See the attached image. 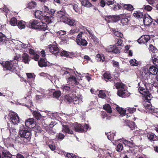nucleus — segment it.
I'll use <instances>...</instances> for the list:
<instances>
[{
    "label": "nucleus",
    "mask_w": 158,
    "mask_h": 158,
    "mask_svg": "<svg viewBox=\"0 0 158 158\" xmlns=\"http://www.w3.org/2000/svg\"><path fill=\"white\" fill-rule=\"evenodd\" d=\"M143 83L145 88L140 86V83H139V91L143 95V99L144 101L150 103L152 96L149 92H151L153 89V85L150 83H148V81L147 82L144 81Z\"/></svg>",
    "instance_id": "f257e3e1"
},
{
    "label": "nucleus",
    "mask_w": 158,
    "mask_h": 158,
    "mask_svg": "<svg viewBox=\"0 0 158 158\" xmlns=\"http://www.w3.org/2000/svg\"><path fill=\"white\" fill-rule=\"evenodd\" d=\"M19 133L21 137L24 138V141H30L31 134L30 129L25 127L24 125L21 124L20 126Z\"/></svg>",
    "instance_id": "f03ea898"
},
{
    "label": "nucleus",
    "mask_w": 158,
    "mask_h": 158,
    "mask_svg": "<svg viewBox=\"0 0 158 158\" xmlns=\"http://www.w3.org/2000/svg\"><path fill=\"white\" fill-rule=\"evenodd\" d=\"M30 23L31 24L32 28L38 29L40 30L44 31L47 30V24H48L47 23H44L41 21L37 20H31Z\"/></svg>",
    "instance_id": "7ed1b4c3"
},
{
    "label": "nucleus",
    "mask_w": 158,
    "mask_h": 158,
    "mask_svg": "<svg viewBox=\"0 0 158 158\" xmlns=\"http://www.w3.org/2000/svg\"><path fill=\"white\" fill-rule=\"evenodd\" d=\"M123 43V40L120 39H118V41L115 44L110 45L106 48V51L108 52H112L114 54H118L120 52V50L116 46H121Z\"/></svg>",
    "instance_id": "20e7f679"
},
{
    "label": "nucleus",
    "mask_w": 158,
    "mask_h": 158,
    "mask_svg": "<svg viewBox=\"0 0 158 158\" xmlns=\"http://www.w3.org/2000/svg\"><path fill=\"white\" fill-rule=\"evenodd\" d=\"M73 128L75 131L83 133L86 132L87 131L89 128V126L86 123L81 125L76 123L73 125Z\"/></svg>",
    "instance_id": "39448f33"
},
{
    "label": "nucleus",
    "mask_w": 158,
    "mask_h": 158,
    "mask_svg": "<svg viewBox=\"0 0 158 158\" xmlns=\"http://www.w3.org/2000/svg\"><path fill=\"white\" fill-rule=\"evenodd\" d=\"M2 65L6 70H9L12 72H15V66L16 65L14 64L13 61H10L3 62Z\"/></svg>",
    "instance_id": "423d86ee"
},
{
    "label": "nucleus",
    "mask_w": 158,
    "mask_h": 158,
    "mask_svg": "<svg viewBox=\"0 0 158 158\" xmlns=\"http://www.w3.org/2000/svg\"><path fill=\"white\" fill-rule=\"evenodd\" d=\"M141 80L143 82L148 81V78L150 76V72L146 68L142 69L140 71Z\"/></svg>",
    "instance_id": "0eeeda50"
},
{
    "label": "nucleus",
    "mask_w": 158,
    "mask_h": 158,
    "mask_svg": "<svg viewBox=\"0 0 158 158\" xmlns=\"http://www.w3.org/2000/svg\"><path fill=\"white\" fill-rule=\"evenodd\" d=\"M56 16L60 19V22H62L68 17L64 9L57 12Z\"/></svg>",
    "instance_id": "6e6552de"
},
{
    "label": "nucleus",
    "mask_w": 158,
    "mask_h": 158,
    "mask_svg": "<svg viewBox=\"0 0 158 158\" xmlns=\"http://www.w3.org/2000/svg\"><path fill=\"white\" fill-rule=\"evenodd\" d=\"M44 19L45 22L47 23V24L49 23V9L47 6H46L45 5L44 6Z\"/></svg>",
    "instance_id": "1a4fd4ad"
},
{
    "label": "nucleus",
    "mask_w": 158,
    "mask_h": 158,
    "mask_svg": "<svg viewBox=\"0 0 158 158\" xmlns=\"http://www.w3.org/2000/svg\"><path fill=\"white\" fill-rule=\"evenodd\" d=\"M150 39V37L149 35H144L141 36L137 40L139 44H146Z\"/></svg>",
    "instance_id": "9d476101"
},
{
    "label": "nucleus",
    "mask_w": 158,
    "mask_h": 158,
    "mask_svg": "<svg viewBox=\"0 0 158 158\" xmlns=\"http://www.w3.org/2000/svg\"><path fill=\"white\" fill-rule=\"evenodd\" d=\"M25 124L27 128H33L36 126V122L34 119L29 118L26 120L25 121Z\"/></svg>",
    "instance_id": "9b49d317"
},
{
    "label": "nucleus",
    "mask_w": 158,
    "mask_h": 158,
    "mask_svg": "<svg viewBox=\"0 0 158 158\" xmlns=\"http://www.w3.org/2000/svg\"><path fill=\"white\" fill-rule=\"evenodd\" d=\"M10 120L14 124H17L19 122V118L18 114L15 113H13L11 114Z\"/></svg>",
    "instance_id": "f8f14e48"
},
{
    "label": "nucleus",
    "mask_w": 158,
    "mask_h": 158,
    "mask_svg": "<svg viewBox=\"0 0 158 158\" xmlns=\"http://www.w3.org/2000/svg\"><path fill=\"white\" fill-rule=\"evenodd\" d=\"M60 54L61 56H64L67 58H72L75 56L73 52H69L64 50L61 51Z\"/></svg>",
    "instance_id": "ddd939ff"
},
{
    "label": "nucleus",
    "mask_w": 158,
    "mask_h": 158,
    "mask_svg": "<svg viewBox=\"0 0 158 158\" xmlns=\"http://www.w3.org/2000/svg\"><path fill=\"white\" fill-rule=\"evenodd\" d=\"M143 19L144 24L146 25H150L152 21V18L148 14L144 15Z\"/></svg>",
    "instance_id": "4468645a"
},
{
    "label": "nucleus",
    "mask_w": 158,
    "mask_h": 158,
    "mask_svg": "<svg viewBox=\"0 0 158 158\" xmlns=\"http://www.w3.org/2000/svg\"><path fill=\"white\" fill-rule=\"evenodd\" d=\"M128 16H127L124 14L120 15V22L123 25H125L128 24L129 22V20Z\"/></svg>",
    "instance_id": "2eb2a0df"
},
{
    "label": "nucleus",
    "mask_w": 158,
    "mask_h": 158,
    "mask_svg": "<svg viewBox=\"0 0 158 158\" xmlns=\"http://www.w3.org/2000/svg\"><path fill=\"white\" fill-rule=\"evenodd\" d=\"M50 52L55 55L59 52V49L56 45L50 44Z\"/></svg>",
    "instance_id": "dca6fc26"
},
{
    "label": "nucleus",
    "mask_w": 158,
    "mask_h": 158,
    "mask_svg": "<svg viewBox=\"0 0 158 158\" xmlns=\"http://www.w3.org/2000/svg\"><path fill=\"white\" fill-rule=\"evenodd\" d=\"M63 22L67 24L70 26H73L76 24L77 21L73 19H71L67 17L64 20Z\"/></svg>",
    "instance_id": "f3484780"
},
{
    "label": "nucleus",
    "mask_w": 158,
    "mask_h": 158,
    "mask_svg": "<svg viewBox=\"0 0 158 158\" xmlns=\"http://www.w3.org/2000/svg\"><path fill=\"white\" fill-rule=\"evenodd\" d=\"M114 86L117 89H124L125 84L122 82H117L115 83V81H112Z\"/></svg>",
    "instance_id": "a211bd4d"
},
{
    "label": "nucleus",
    "mask_w": 158,
    "mask_h": 158,
    "mask_svg": "<svg viewBox=\"0 0 158 158\" xmlns=\"http://www.w3.org/2000/svg\"><path fill=\"white\" fill-rule=\"evenodd\" d=\"M126 93V90L124 89H118L117 91V94L119 97L122 98H125L127 97H128L129 96V95H127L126 94H125Z\"/></svg>",
    "instance_id": "6ab92c4d"
},
{
    "label": "nucleus",
    "mask_w": 158,
    "mask_h": 158,
    "mask_svg": "<svg viewBox=\"0 0 158 158\" xmlns=\"http://www.w3.org/2000/svg\"><path fill=\"white\" fill-rule=\"evenodd\" d=\"M144 15L143 12H141L139 10H138L135 11L133 15L134 17L139 19L142 18L143 19Z\"/></svg>",
    "instance_id": "aec40b11"
},
{
    "label": "nucleus",
    "mask_w": 158,
    "mask_h": 158,
    "mask_svg": "<svg viewBox=\"0 0 158 158\" xmlns=\"http://www.w3.org/2000/svg\"><path fill=\"white\" fill-rule=\"evenodd\" d=\"M146 106V108H148L149 109H151V112L153 114L156 116L157 117H158V108L151 109V106L150 105V102Z\"/></svg>",
    "instance_id": "412c9836"
},
{
    "label": "nucleus",
    "mask_w": 158,
    "mask_h": 158,
    "mask_svg": "<svg viewBox=\"0 0 158 158\" xmlns=\"http://www.w3.org/2000/svg\"><path fill=\"white\" fill-rule=\"evenodd\" d=\"M76 42L78 45L82 46L84 47L86 46L88 44L86 40L84 39H78L76 41Z\"/></svg>",
    "instance_id": "4be33fe9"
},
{
    "label": "nucleus",
    "mask_w": 158,
    "mask_h": 158,
    "mask_svg": "<svg viewBox=\"0 0 158 158\" xmlns=\"http://www.w3.org/2000/svg\"><path fill=\"white\" fill-rule=\"evenodd\" d=\"M22 61L25 64H29L30 61L28 55L26 53H24L22 55Z\"/></svg>",
    "instance_id": "5701e85b"
},
{
    "label": "nucleus",
    "mask_w": 158,
    "mask_h": 158,
    "mask_svg": "<svg viewBox=\"0 0 158 158\" xmlns=\"http://www.w3.org/2000/svg\"><path fill=\"white\" fill-rule=\"evenodd\" d=\"M56 10L51 9L50 10V24L54 21V18L56 16Z\"/></svg>",
    "instance_id": "b1692460"
},
{
    "label": "nucleus",
    "mask_w": 158,
    "mask_h": 158,
    "mask_svg": "<svg viewBox=\"0 0 158 158\" xmlns=\"http://www.w3.org/2000/svg\"><path fill=\"white\" fill-rule=\"evenodd\" d=\"M103 76L104 79L106 81V82H107L109 80V81L112 82V81H114L113 79H111V74L109 73H105L103 75Z\"/></svg>",
    "instance_id": "393cba45"
},
{
    "label": "nucleus",
    "mask_w": 158,
    "mask_h": 158,
    "mask_svg": "<svg viewBox=\"0 0 158 158\" xmlns=\"http://www.w3.org/2000/svg\"><path fill=\"white\" fill-rule=\"evenodd\" d=\"M113 156L112 153L109 152L108 150H105L102 155V158H111Z\"/></svg>",
    "instance_id": "a878e982"
},
{
    "label": "nucleus",
    "mask_w": 158,
    "mask_h": 158,
    "mask_svg": "<svg viewBox=\"0 0 158 158\" xmlns=\"http://www.w3.org/2000/svg\"><path fill=\"white\" fill-rule=\"evenodd\" d=\"M96 58L98 61L102 62H103L105 61V56L103 54H98L96 56Z\"/></svg>",
    "instance_id": "bb28decb"
},
{
    "label": "nucleus",
    "mask_w": 158,
    "mask_h": 158,
    "mask_svg": "<svg viewBox=\"0 0 158 158\" xmlns=\"http://www.w3.org/2000/svg\"><path fill=\"white\" fill-rule=\"evenodd\" d=\"M35 16L36 18L39 19H42V20L44 19V15H43V12L39 10H37L35 12Z\"/></svg>",
    "instance_id": "cd10ccee"
},
{
    "label": "nucleus",
    "mask_w": 158,
    "mask_h": 158,
    "mask_svg": "<svg viewBox=\"0 0 158 158\" xmlns=\"http://www.w3.org/2000/svg\"><path fill=\"white\" fill-rule=\"evenodd\" d=\"M157 69L156 67L152 65L150 67L148 71H149L150 74L155 75L157 73Z\"/></svg>",
    "instance_id": "c85d7f7f"
},
{
    "label": "nucleus",
    "mask_w": 158,
    "mask_h": 158,
    "mask_svg": "<svg viewBox=\"0 0 158 158\" xmlns=\"http://www.w3.org/2000/svg\"><path fill=\"white\" fill-rule=\"evenodd\" d=\"M65 137V135L62 133H60L56 135H54L53 137H51L52 139L53 140L55 138H57V139L58 140H61L63 139Z\"/></svg>",
    "instance_id": "c756f323"
},
{
    "label": "nucleus",
    "mask_w": 158,
    "mask_h": 158,
    "mask_svg": "<svg viewBox=\"0 0 158 158\" xmlns=\"http://www.w3.org/2000/svg\"><path fill=\"white\" fill-rule=\"evenodd\" d=\"M81 2L82 5L86 7H89L92 6V5L88 0H79Z\"/></svg>",
    "instance_id": "7c9ffc66"
},
{
    "label": "nucleus",
    "mask_w": 158,
    "mask_h": 158,
    "mask_svg": "<svg viewBox=\"0 0 158 158\" xmlns=\"http://www.w3.org/2000/svg\"><path fill=\"white\" fill-rule=\"evenodd\" d=\"M123 10L132 11L134 9L133 6L130 4H124L123 5Z\"/></svg>",
    "instance_id": "2f4dec72"
},
{
    "label": "nucleus",
    "mask_w": 158,
    "mask_h": 158,
    "mask_svg": "<svg viewBox=\"0 0 158 158\" xmlns=\"http://www.w3.org/2000/svg\"><path fill=\"white\" fill-rule=\"evenodd\" d=\"M105 134L107 135L108 139L110 140H112L114 139V137L115 136V132H110L106 133Z\"/></svg>",
    "instance_id": "473e14b6"
},
{
    "label": "nucleus",
    "mask_w": 158,
    "mask_h": 158,
    "mask_svg": "<svg viewBox=\"0 0 158 158\" xmlns=\"http://www.w3.org/2000/svg\"><path fill=\"white\" fill-rule=\"evenodd\" d=\"M108 19H111L113 22H116L120 20V15H108L106 17Z\"/></svg>",
    "instance_id": "72a5a7b5"
},
{
    "label": "nucleus",
    "mask_w": 158,
    "mask_h": 158,
    "mask_svg": "<svg viewBox=\"0 0 158 158\" xmlns=\"http://www.w3.org/2000/svg\"><path fill=\"white\" fill-rule=\"evenodd\" d=\"M63 130L66 133L69 134H73V131L70 130V128L68 125H64L63 126Z\"/></svg>",
    "instance_id": "f704fd0d"
},
{
    "label": "nucleus",
    "mask_w": 158,
    "mask_h": 158,
    "mask_svg": "<svg viewBox=\"0 0 158 158\" xmlns=\"http://www.w3.org/2000/svg\"><path fill=\"white\" fill-rule=\"evenodd\" d=\"M65 69L67 70H64L63 75H67L66 76H69L70 75L72 74H73V73H74V71H73V70L69 68H65Z\"/></svg>",
    "instance_id": "c9c22d12"
},
{
    "label": "nucleus",
    "mask_w": 158,
    "mask_h": 158,
    "mask_svg": "<svg viewBox=\"0 0 158 158\" xmlns=\"http://www.w3.org/2000/svg\"><path fill=\"white\" fill-rule=\"evenodd\" d=\"M11 154L9 152L6 150H4L2 152V158H11Z\"/></svg>",
    "instance_id": "e433bc0d"
},
{
    "label": "nucleus",
    "mask_w": 158,
    "mask_h": 158,
    "mask_svg": "<svg viewBox=\"0 0 158 158\" xmlns=\"http://www.w3.org/2000/svg\"><path fill=\"white\" fill-rule=\"evenodd\" d=\"M26 25V22L22 20L19 21L17 24V26L20 29H24Z\"/></svg>",
    "instance_id": "4c0bfd02"
},
{
    "label": "nucleus",
    "mask_w": 158,
    "mask_h": 158,
    "mask_svg": "<svg viewBox=\"0 0 158 158\" xmlns=\"http://www.w3.org/2000/svg\"><path fill=\"white\" fill-rule=\"evenodd\" d=\"M8 128L9 129L10 133L15 134L16 133V129L14 128L13 125H12V124H10V123H9L8 125Z\"/></svg>",
    "instance_id": "58836bf2"
},
{
    "label": "nucleus",
    "mask_w": 158,
    "mask_h": 158,
    "mask_svg": "<svg viewBox=\"0 0 158 158\" xmlns=\"http://www.w3.org/2000/svg\"><path fill=\"white\" fill-rule=\"evenodd\" d=\"M39 66L42 67L47 66V60L46 59L40 58V60L38 62Z\"/></svg>",
    "instance_id": "ea45409f"
},
{
    "label": "nucleus",
    "mask_w": 158,
    "mask_h": 158,
    "mask_svg": "<svg viewBox=\"0 0 158 158\" xmlns=\"http://www.w3.org/2000/svg\"><path fill=\"white\" fill-rule=\"evenodd\" d=\"M103 109L107 113H111L112 112V109L110 105L108 104H106L103 106Z\"/></svg>",
    "instance_id": "a19ab883"
},
{
    "label": "nucleus",
    "mask_w": 158,
    "mask_h": 158,
    "mask_svg": "<svg viewBox=\"0 0 158 158\" xmlns=\"http://www.w3.org/2000/svg\"><path fill=\"white\" fill-rule=\"evenodd\" d=\"M116 109L119 113L122 115L123 116H124L126 114V110H123L122 108L117 106Z\"/></svg>",
    "instance_id": "79ce46f5"
},
{
    "label": "nucleus",
    "mask_w": 158,
    "mask_h": 158,
    "mask_svg": "<svg viewBox=\"0 0 158 158\" xmlns=\"http://www.w3.org/2000/svg\"><path fill=\"white\" fill-rule=\"evenodd\" d=\"M34 117L37 120H40L42 118V115L38 112L34 111L32 113Z\"/></svg>",
    "instance_id": "37998d69"
},
{
    "label": "nucleus",
    "mask_w": 158,
    "mask_h": 158,
    "mask_svg": "<svg viewBox=\"0 0 158 158\" xmlns=\"http://www.w3.org/2000/svg\"><path fill=\"white\" fill-rule=\"evenodd\" d=\"M73 103L75 105H78L81 104L82 101L80 98L76 97L73 98Z\"/></svg>",
    "instance_id": "c03bdc74"
},
{
    "label": "nucleus",
    "mask_w": 158,
    "mask_h": 158,
    "mask_svg": "<svg viewBox=\"0 0 158 158\" xmlns=\"http://www.w3.org/2000/svg\"><path fill=\"white\" fill-rule=\"evenodd\" d=\"M152 59L154 64L158 67V56L156 55H154L152 57Z\"/></svg>",
    "instance_id": "a18cd8bd"
},
{
    "label": "nucleus",
    "mask_w": 158,
    "mask_h": 158,
    "mask_svg": "<svg viewBox=\"0 0 158 158\" xmlns=\"http://www.w3.org/2000/svg\"><path fill=\"white\" fill-rule=\"evenodd\" d=\"M61 89L63 91L70 92L71 91V88L70 86H67L66 85H63L61 86Z\"/></svg>",
    "instance_id": "49530a36"
},
{
    "label": "nucleus",
    "mask_w": 158,
    "mask_h": 158,
    "mask_svg": "<svg viewBox=\"0 0 158 158\" xmlns=\"http://www.w3.org/2000/svg\"><path fill=\"white\" fill-rule=\"evenodd\" d=\"M127 125L131 129L133 130L135 127V122L133 121H129L127 123Z\"/></svg>",
    "instance_id": "de8ad7c7"
},
{
    "label": "nucleus",
    "mask_w": 158,
    "mask_h": 158,
    "mask_svg": "<svg viewBox=\"0 0 158 158\" xmlns=\"http://www.w3.org/2000/svg\"><path fill=\"white\" fill-rule=\"evenodd\" d=\"M65 77L67 80L69 81L73 82L76 78L73 76V74H72L69 76H65Z\"/></svg>",
    "instance_id": "09e8293b"
},
{
    "label": "nucleus",
    "mask_w": 158,
    "mask_h": 158,
    "mask_svg": "<svg viewBox=\"0 0 158 158\" xmlns=\"http://www.w3.org/2000/svg\"><path fill=\"white\" fill-rule=\"evenodd\" d=\"M36 6V3L34 2H31L28 4L27 8L30 9H32L35 8Z\"/></svg>",
    "instance_id": "8fccbe9b"
},
{
    "label": "nucleus",
    "mask_w": 158,
    "mask_h": 158,
    "mask_svg": "<svg viewBox=\"0 0 158 158\" xmlns=\"http://www.w3.org/2000/svg\"><path fill=\"white\" fill-rule=\"evenodd\" d=\"M10 23L12 26H15L17 24V20L15 17L12 18L10 19Z\"/></svg>",
    "instance_id": "3c124183"
},
{
    "label": "nucleus",
    "mask_w": 158,
    "mask_h": 158,
    "mask_svg": "<svg viewBox=\"0 0 158 158\" xmlns=\"http://www.w3.org/2000/svg\"><path fill=\"white\" fill-rule=\"evenodd\" d=\"M129 62L131 65L133 66H137L138 65V62L135 59L131 60Z\"/></svg>",
    "instance_id": "603ef678"
},
{
    "label": "nucleus",
    "mask_w": 158,
    "mask_h": 158,
    "mask_svg": "<svg viewBox=\"0 0 158 158\" xmlns=\"http://www.w3.org/2000/svg\"><path fill=\"white\" fill-rule=\"evenodd\" d=\"M114 34L117 37L122 38L123 37V34L121 32L118 31L114 30Z\"/></svg>",
    "instance_id": "864d4df0"
},
{
    "label": "nucleus",
    "mask_w": 158,
    "mask_h": 158,
    "mask_svg": "<svg viewBox=\"0 0 158 158\" xmlns=\"http://www.w3.org/2000/svg\"><path fill=\"white\" fill-rule=\"evenodd\" d=\"M20 57V56L19 54L16 55V56H15L14 58V60L12 61H13V63H14V64H15V65L18 63V62L19 59Z\"/></svg>",
    "instance_id": "5fc2aeb1"
},
{
    "label": "nucleus",
    "mask_w": 158,
    "mask_h": 158,
    "mask_svg": "<svg viewBox=\"0 0 158 158\" xmlns=\"http://www.w3.org/2000/svg\"><path fill=\"white\" fill-rule=\"evenodd\" d=\"M65 99L66 102H68L69 103L72 102L73 100V98L69 95H66L65 96Z\"/></svg>",
    "instance_id": "6e6d98bb"
},
{
    "label": "nucleus",
    "mask_w": 158,
    "mask_h": 158,
    "mask_svg": "<svg viewBox=\"0 0 158 158\" xmlns=\"http://www.w3.org/2000/svg\"><path fill=\"white\" fill-rule=\"evenodd\" d=\"M6 40L5 35L2 33L0 32V42H4Z\"/></svg>",
    "instance_id": "4d7b16f0"
},
{
    "label": "nucleus",
    "mask_w": 158,
    "mask_h": 158,
    "mask_svg": "<svg viewBox=\"0 0 158 158\" xmlns=\"http://www.w3.org/2000/svg\"><path fill=\"white\" fill-rule=\"evenodd\" d=\"M116 149V150L118 152L121 151L123 149V146L122 143H118Z\"/></svg>",
    "instance_id": "13d9d810"
},
{
    "label": "nucleus",
    "mask_w": 158,
    "mask_h": 158,
    "mask_svg": "<svg viewBox=\"0 0 158 158\" xmlns=\"http://www.w3.org/2000/svg\"><path fill=\"white\" fill-rule=\"evenodd\" d=\"M98 96L99 98H105L106 95L103 90H101L99 92Z\"/></svg>",
    "instance_id": "bf43d9fd"
},
{
    "label": "nucleus",
    "mask_w": 158,
    "mask_h": 158,
    "mask_svg": "<svg viewBox=\"0 0 158 158\" xmlns=\"http://www.w3.org/2000/svg\"><path fill=\"white\" fill-rule=\"evenodd\" d=\"M73 9L74 10L78 13H80L81 11V9L77 4H74L73 6Z\"/></svg>",
    "instance_id": "052dcab7"
},
{
    "label": "nucleus",
    "mask_w": 158,
    "mask_h": 158,
    "mask_svg": "<svg viewBox=\"0 0 158 158\" xmlns=\"http://www.w3.org/2000/svg\"><path fill=\"white\" fill-rule=\"evenodd\" d=\"M61 95V92L60 91H56L53 93V96L56 98H59Z\"/></svg>",
    "instance_id": "680f3d73"
},
{
    "label": "nucleus",
    "mask_w": 158,
    "mask_h": 158,
    "mask_svg": "<svg viewBox=\"0 0 158 158\" xmlns=\"http://www.w3.org/2000/svg\"><path fill=\"white\" fill-rule=\"evenodd\" d=\"M148 134L147 136L148 139L150 140L151 141H153L154 134L151 133H148Z\"/></svg>",
    "instance_id": "e2e57ef3"
},
{
    "label": "nucleus",
    "mask_w": 158,
    "mask_h": 158,
    "mask_svg": "<svg viewBox=\"0 0 158 158\" xmlns=\"http://www.w3.org/2000/svg\"><path fill=\"white\" fill-rule=\"evenodd\" d=\"M51 128V127L50 126V128ZM54 135H56V132L55 131H53L52 129H50V139L51 140H52L51 138L53 137Z\"/></svg>",
    "instance_id": "0e129e2a"
},
{
    "label": "nucleus",
    "mask_w": 158,
    "mask_h": 158,
    "mask_svg": "<svg viewBox=\"0 0 158 158\" xmlns=\"http://www.w3.org/2000/svg\"><path fill=\"white\" fill-rule=\"evenodd\" d=\"M66 156L68 158H78L75 155L72 153H69L67 154Z\"/></svg>",
    "instance_id": "69168bd1"
},
{
    "label": "nucleus",
    "mask_w": 158,
    "mask_h": 158,
    "mask_svg": "<svg viewBox=\"0 0 158 158\" xmlns=\"http://www.w3.org/2000/svg\"><path fill=\"white\" fill-rule=\"evenodd\" d=\"M20 44H18L19 47V48H23L25 49L27 48L28 45L26 44H24L20 42Z\"/></svg>",
    "instance_id": "338daca9"
},
{
    "label": "nucleus",
    "mask_w": 158,
    "mask_h": 158,
    "mask_svg": "<svg viewBox=\"0 0 158 158\" xmlns=\"http://www.w3.org/2000/svg\"><path fill=\"white\" fill-rule=\"evenodd\" d=\"M144 7L145 10L148 11H150L152 9V7L149 5H144Z\"/></svg>",
    "instance_id": "774afa93"
}]
</instances>
